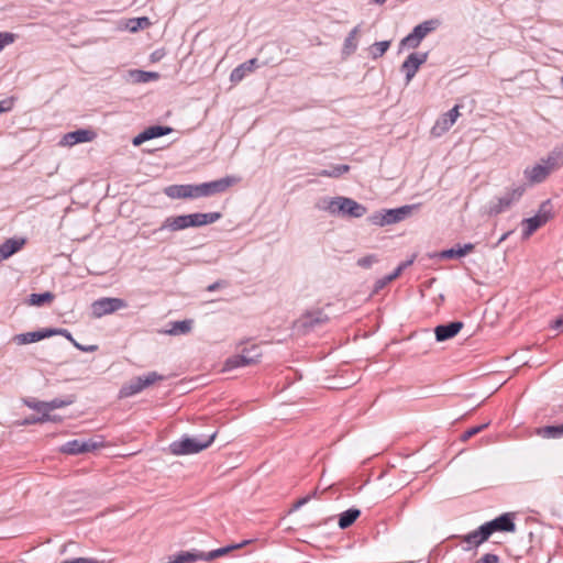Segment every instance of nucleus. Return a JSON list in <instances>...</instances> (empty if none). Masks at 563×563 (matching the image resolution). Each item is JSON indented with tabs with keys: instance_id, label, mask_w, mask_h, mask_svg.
I'll return each mask as SVG.
<instances>
[{
	"instance_id": "nucleus-29",
	"label": "nucleus",
	"mask_w": 563,
	"mask_h": 563,
	"mask_svg": "<svg viewBox=\"0 0 563 563\" xmlns=\"http://www.w3.org/2000/svg\"><path fill=\"white\" fill-rule=\"evenodd\" d=\"M537 433L547 439H559L563 437V423L558 426H545L539 428Z\"/></svg>"
},
{
	"instance_id": "nucleus-21",
	"label": "nucleus",
	"mask_w": 563,
	"mask_h": 563,
	"mask_svg": "<svg viewBox=\"0 0 563 563\" xmlns=\"http://www.w3.org/2000/svg\"><path fill=\"white\" fill-rule=\"evenodd\" d=\"M187 228H189L187 214L168 217L164 220V222L162 223V225L158 229L153 231V233H156V232L163 231V230H169V231L175 232V231L185 230Z\"/></svg>"
},
{
	"instance_id": "nucleus-64",
	"label": "nucleus",
	"mask_w": 563,
	"mask_h": 563,
	"mask_svg": "<svg viewBox=\"0 0 563 563\" xmlns=\"http://www.w3.org/2000/svg\"><path fill=\"white\" fill-rule=\"evenodd\" d=\"M374 2L378 3V4H382L384 3L386 0H373Z\"/></svg>"
},
{
	"instance_id": "nucleus-30",
	"label": "nucleus",
	"mask_w": 563,
	"mask_h": 563,
	"mask_svg": "<svg viewBox=\"0 0 563 563\" xmlns=\"http://www.w3.org/2000/svg\"><path fill=\"white\" fill-rule=\"evenodd\" d=\"M142 391L137 377L132 378L129 383L124 384L120 391V398L131 397Z\"/></svg>"
},
{
	"instance_id": "nucleus-51",
	"label": "nucleus",
	"mask_w": 563,
	"mask_h": 563,
	"mask_svg": "<svg viewBox=\"0 0 563 563\" xmlns=\"http://www.w3.org/2000/svg\"><path fill=\"white\" fill-rule=\"evenodd\" d=\"M314 495H316V492H313L311 495H307V496H305V497H302V498L298 499V500L294 504V506H292V508H291V509H292V510H297V509H299L300 507H302L303 505H306V504H307V503L312 498V496H314Z\"/></svg>"
},
{
	"instance_id": "nucleus-15",
	"label": "nucleus",
	"mask_w": 563,
	"mask_h": 563,
	"mask_svg": "<svg viewBox=\"0 0 563 563\" xmlns=\"http://www.w3.org/2000/svg\"><path fill=\"white\" fill-rule=\"evenodd\" d=\"M96 137V132L89 129H78L66 133L62 141V145L73 146L78 143L91 142Z\"/></svg>"
},
{
	"instance_id": "nucleus-19",
	"label": "nucleus",
	"mask_w": 563,
	"mask_h": 563,
	"mask_svg": "<svg viewBox=\"0 0 563 563\" xmlns=\"http://www.w3.org/2000/svg\"><path fill=\"white\" fill-rule=\"evenodd\" d=\"M53 333L54 332L49 329H42L38 331H32V332L16 334V335H14L13 341L19 345H23V344L34 343V342L41 341L43 339H46V338H51V336H53Z\"/></svg>"
},
{
	"instance_id": "nucleus-53",
	"label": "nucleus",
	"mask_w": 563,
	"mask_h": 563,
	"mask_svg": "<svg viewBox=\"0 0 563 563\" xmlns=\"http://www.w3.org/2000/svg\"><path fill=\"white\" fill-rule=\"evenodd\" d=\"M146 141H148V137L146 136V132L144 130L133 139L132 143L134 146H139Z\"/></svg>"
},
{
	"instance_id": "nucleus-44",
	"label": "nucleus",
	"mask_w": 563,
	"mask_h": 563,
	"mask_svg": "<svg viewBox=\"0 0 563 563\" xmlns=\"http://www.w3.org/2000/svg\"><path fill=\"white\" fill-rule=\"evenodd\" d=\"M378 258L375 254H369L357 260V265L363 268H369L374 263H377Z\"/></svg>"
},
{
	"instance_id": "nucleus-22",
	"label": "nucleus",
	"mask_w": 563,
	"mask_h": 563,
	"mask_svg": "<svg viewBox=\"0 0 563 563\" xmlns=\"http://www.w3.org/2000/svg\"><path fill=\"white\" fill-rule=\"evenodd\" d=\"M257 63V58H251L240 64L231 71L230 80L234 84L242 81L249 73H252L256 67H258Z\"/></svg>"
},
{
	"instance_id": "nucleus-38",
	"label": "nucleus",
	"mask_w": 563,
	"mask_h": 563,
	"mask_svg": "<svg viewBox=\"0 0 563 563\" xmlns=\"http://www.w3.org/2000/svg\"><path fill=\"white\" fill-rule=\"evenodd\" d=\"M389 46H390V41H380V42L374 43L369 47V54H371L372 58L377 59V58L382 57L387 52Z\"/></svg>"
},
{
	"instance_id": "nucleus-9",
	"label": "nucleus",
	"mask_w": 563,
	"mask_h": 563,
	"mask_svg": "<svg viewBox=\"0 0 563 563\" xmlns=\"http://www.w3.org/2000/svg\"><path fill=\"white\" fill-rule=\"evenodd\" d=\"M262 353L257 345L244 349L241 354L233 355L225 361V368L233 369L242 366H249L258 362Z\"/></svg>"
},
{
	"instance_id": "nucleus-46",
	"label": "nucleus",
	"mask_w": 563,
	"mask_h": 563,
	"mask_svg": "<svg viewBox=\"0 0 563 563\" xmlns=\"http://www.w3.org/2000/svg\"><path fill=\"white\" fill-rule=\"evenodd\" d=\"M197 558H198V561L211 562V561L218 559L217 550H212L209 552H202V551L197 550Z\"/></svg>"
},
{
	"instance_id": "nucleus-61",
	"label": "nucleus",
	"mask_w": 563,
	"mask_h": 563,
	"mask_svg": "<svg viewBox=\"0 0 563 563\" xmlns=\"http://www.w3.org/2000/svg\"><path fill=\"white\" fill-rule=\"evenodd\" d=\"M413 263V260H409V261H406V262H402L398 265V267H402V271L405 268H407L409 265H411Z\"/></svg>"
},
{
	"instance_id": "nucleus-35",
	"label": "nucleus",
	"mask_w": 563,
	"mask_h": 563,
	"mask_svg": "<svg viewBox=\"0 0 563 563\" xmlns=\"http://www.w3.org/2000/svg\"><path fill=\"white\" fill-rule=\"evenodd\" d=\"M75 401H76L75 395H67L64 398H54L51 401H46V408H48L52 411V410H55L58 408H64V407L70 406Z\"/></svg>"
},
{
	"instance_id": "nucleus-10",
	"label": "nucleus",
	"mask_w": 563,
	"mask_h": 563,
	"mask_svg": "<svg viewBox=\"0 0 563 563\" xmlns=\"http://www.w3.org/2000/svg\"><path fill=\"white\" fill-rule=\"evenodd\" d=\"M101 445V441H95L93 439H75L63 444L59 451L65 454L77 455L80 453L92 452L93 450L98 449Z\"/></svg>"
},
{
	"instance_id": "nucleus-58",
	"label": "nucleus",
	"mask_w": 563,
	"mask_h": 563,
	"mask_svg": "<svg viewBox=\"0 0 563 563\" xmlns=\"http://www.w3.org/2000/svg\"><path fill=\"white\" fill-rule=\"evenodd\" d=\"M551 327L554 330H563V313L553 321Z\"/></svg>"
},
{
	"instance_id": "nucleus-13",
	"label": "nucleus",
	"mask_w": 563,
	"mask_h": 563,
	"mask_svg": "<svg viewBox=\"0 0 563 563\" xmlns=\"http://www.w3.org/2000/svg\"><path fill=\"white\" fill-rule=\"evenodd\" d=\"M428 59V53H411L402 63L401 71L406 75V81L409 82L418 71L419 67Z\"/></svg>"
},
{
	"instance_id": "nucleus-11",
	"label": "nucleus",
	"mask_w": 563,
	"mask_h": 563,
	"mask_svg": "<svg viewBox=\"0 0 563 563\" xmlns=\"http://www.w3.org/2000/svg\"><path fill=\"white\" fill-rule=\"evenodd\" d=\"M489 537L494 532H515L516 525L514 521V514L506 512L497 518L483 523Z\"/></svg>"
},
{
	"instance_id": "nucleus-24",
	"label": "nucleus",
	"mask_w": 563,
	"mask_h": 563,
	"mask_svg": "<svg viewBox=\"0 0 563 563\" xmlns=\"http://www.w3.org/2000/svg\"><path fill=\"white\" fill-rule=\"evenodd\" d=\"M24 243V239H8L0 244V262L9 258L11 255L20 251Z\"/></svg>"
},
{
	"instance_id": "nucleus-52",
	"label": "nucleus",
	"mask_w": 563,
	"mask_h": 563,
	"mask_svg": "<svg viewBox=\"0 0 563 563\" xmlns=\"http://www.w3.org/2000/svg\"><path fill=\"white\" fill-rule=\"evenodd\" d=\"M63 563H102V561H99L97 559L77 558L74 560L65 561Z\"/></svg>"
},
{
	"instance_id": "nucleus-33",
	"label": "nucleus",
	"mask_w": 563,
	"mask_h": 563,
	"mask_svg": "<svg viewBox=\"0 0 563 563\" xmlns=\"http://www.w3.org/2000/svg\"><path fill=\"white\" fill-rule=\"evenodd\" d=\"M198 561L197 550L192 551H181L176 555L169 558L166 563H194Z\"/></svg>"
},
{
	"instance_id": "nucleus-17",
	"label": "nucleus",
	"mask_w": 563,
	"mask_h": 563,
	"mask_svg": "<svg viewBox=\"0 0 563 563\" xmlns=\"http://www.w3.org/2000/svg\"><path fill=\"white\" fill-rule=\"evenodd\" d=\"M540 163L548 170L549 175L563 166V150L554 147L547 157L541 158Z\"/></svg>"
},
{
	"instance_id": "nucleus-12",
	"label": "nucleus",
	"mask_w": 563,
	"mask_h": 563,
	"mask_svg": "<svg viewBox=\"0 0 563 563\" xmlns=\"http://www.w3.org/2000/svg\"><path fill=\"white\" fill-rule=\"evenodd\" d=\"M462 543H465L463 550L468 552L477 549L481 544L486 542L490 537L484 526H479L476 530L471 531L465 536L457 537Z\"/></svg>"
},
{
	"instance_id": "nucleus-1",
	"label": "nucleus",
	"mask_w": 563,
	"mask_h": 563,
	"mask_svg": "<svg viewBox=\"0 0 563 563\" xmlns=\"http://www.w3.org/2000/svg\"><path fill=\"white\" fill-rule=\"evenodd\" d=\"M417 208V205H406L395 209H382L371 214L367 220L374 225L385 227L404 221L409 218Z\"/></svg>"
},
{
	"instance_id": "nucleus-32",
	"label": "nucleus",
	"mask_w": 563,
	"mask_h": 563,
	"mask_svg": "<svg viewBox=\"0 0 563 563\" xmlns=\"http://www.w3.org/2000/svg\"><path fill=\"white\" fill-rule=\"evenodd\" d=\"M192 320L186 319L181 321H175L172 323V328L167 331L170 335L187 334L191 331Z\"/></svg>"
},
{
	"instance_id": "nucleus-18",
	"label": "nucleus",
	"mask_w": 563,
	"mask_h": 563,
	"mask_svg": "<svg viewBox=\"0 0 563 563\" xmlns=\"http://www.w3.org/2000/svg\"><path fill=\"white\" fill-rule=\"evenodd\" d=\"M164 192L172 199L196 198L195 185H170L164 189Z\"/></svg>"
},
{
	"instance_id": "nucleus-41",
	"label": "nucleus",
	"mask_w": 563,
	"mask_h": 563,
	"mask_svg": "<svg viewBox=\"0 0 563 563\" xmlns=\"http://www.w3.org/2000/svg\"><path fill=\"white\" fill-rule=\"evenodd\" d=\"M438 256L441 260H451V258H460L463 257V254L460 249V244H457L455 247H451L448 250L441 251Z\"/></svg>"
},
{
	"instance_id": "nucleus-39",
	"label": "nucleus",
	"mask_w": 563,
	"mask_h": 563,
	"mask_svg": "<svg viewBox=\"0 0 563 563\" xmlns=\"http://www.w3.org/2000/svg\"><path fill=\"white\" fill-rule=\"evenodd\" d=\"M137 379L140 382V386L143 389H145L146 387L153 385L154 383L158 382V380H163L164 379V376L159 375L158 373L156 372H150L143 376H137Z\"/></svg>"
},
{
	"instance_id": "nucleus-42",
	"label": "nucleus",
	"mask_w": 563,
	"mask_h": 563,
	"mask_svg": "<svg viewBox=\"0 0 563 563\" xmlns=\"http://www.w3.org/2000/svg\"><path fill=\"white\" fill-rule=\"evenodd\" d=\"M488 426H489V422L481 424V426H476V427H473V428H470L468 430L464 431L461 434V438H460L461 441L462 442H466L472 437H474V435L478 434L479 432H482L483 430H485Z\"/></svg>"
},
{
	"instance_id": "nucleus-49",
	"label": "nucleus",
	"mask_w": 563,
	"mask_h": 563,
	"mask_svg": "<svg viewBox=\"0 0 563 563\" xmlns=\"http://www.w3.org/2000/svg\"><path fill=\"white\" fill-rule=\"evenodd\" d=\"M13 107V99L8 98L0 101V114L8 112Z\"/></svg>"
},
{
	"instance_id": "nucleus-5",
	"label": "nucleus",
	"mask_w": 563,
	"mask_h": 563,
	"mask_svg": "<svg viewBox=\"0 0 563 563\" xmlns=\"http://www.w3.org/2000/svg\"><path fill=\"white\" fill-rule=\"evenodd\" d=\"M440 25V21L437 19H431L423 21L422 23L416 25L411 33L405 36L400 43V49L404 47L408 48H417L421 41L431 32H433Z\"/></svg>"
},
{
	"instance_id": "nucleus-26",
	"label": "nucleus",
	"mask_w": 563,
	"mask_h": 563,
	"mask_svg": "<svg viewBox=\"0 0 563 563\" xmlns=\"http://www.w3.org/2000/svg\"><path fill=\"white\" fill-rule=\"evenodd\" d=\"M361 32L360 25L353 27L344 40L342 54L350 56L355 53L357 48V36Z\"/></svg>"
},
{
	"instance_id": "nucleus-57",
	"label": "nucleus",
	"mask_w": 563,
	"mask_h": 563,
	"mask_svg": "<svg viewBox=\"0 0 563 563\" xmlns=\"http://www.w3.org/2000/svg\"><path fill=\"white\" fill-rule=\"evenodd\" d=\"M460 249H461V252H462L463 256H465L466 254H468V253L474 251L475 245L473 243H466L464 245L460 244Z\"/></svg>"
},
{
	"instance_id": "nucleus-16",
	"label": "nucleus",
	"mask_w": 563,
	"mask_h": 563,
	"mask_svg": "<svg viewBox=\"0 0 563 563\" xmlns=\"http://www.w3.org/2000/svg\"><path fill=\"white\" fill-rule=\"evenodd\" d=\"M464 327L462 321H452L444 324H439L434 329L435 340L443 342L454 338Z\"/></svg>"
},
{
	"instance_id": "nucleus-34",
	"label": "nucleus",
	"mask_w": 563,
	"mask_h": 563,
	"mask_svg": "<svg viewBox=\"0 0 563 563\" xmlns=\"http://www.w3.org/2000/svg\"><path fill=\"white\" fill-rule=\"evenodd\" d=\"M54 333L53 335H63L67 340H69L78 350L84 352H92L97 350V345H89V347H81V344H79L71 335V333L67 329H53L49 328Z\"/></svg>"
},
{
	"instance_id": "nucleus-56",
	"label": "nucleus",
	"mask_w": 563,
	"mask_h": 563,
	"mask_svg": "<svg viewBox=\"0 0 563 563\" xmlns=\"http://www.w3.org/2000/svg\"><path fill=\"white\" fill-rule=\"evenodd\" d=\"M224 286H227V282L225 280H217L213 284L209 285L207 287V290L211 292V291H216L219 288L224 287Z\"/></svg>"
},
{
	"instance_id": "nucleus-50",
	"label": "nucleus",
	"mask_w": 563,
	"mask_h": 563,
	"mask_svg": "<svg viewBox=\"0 0 563 563\" xmlns=\"http://www.w3.org/2000/svg\"><path fill=\"white\" fill-rule=\"evenodd\" d=\"M389 283H391L390 280H387L386 279V276L383 277V278H379L375 282L374 284V289H373V292L374 294H377L383 288H385Z\"/></svg>"
},
{
	"instance_id": "nucleus-48",
	"label": "nucleus",
	"mask_w": 563,
	"mask_h": 563,
	"mask_svg": "<svg viewBox=\"0 0 563 563\" xmlns=\"http://www.w3.org/2000/svg\"><path fill=\"white\" fill-rule=\"evenodd\" d=\"M476 563H499V556L494 553H486Z\"/></svg>"
},
{
	"instance_id": "nucleus-36",
	"label": "nucleus",
	"mask_w": 563,
	"mask_h": 563,
	"mask_svg": "<svg viewBox=\"0 0 563 563\" xmlns=\"http://www.w3.org/2000/svg\"><path fill=\"white\" fill-rule=\"evenodd\" d=\"M131 77L135 82H148L151 80H156L159 78L158 73L154 71H145V70H133L131 71Z\"/></svg>"
},
{
	"instance_id": "nucleus-40",
	"label": "nucleus",
	"mask_w": 563,
	"mask_h": 563,
	"mask_svg": "<svg viewBox=\"0 0 563 563\" xmlns=\"http://www.w3.org/2000/svg\"><path fill=\"white\" fill-rule=\"evenodd\" d=\"M151 22L147 16H141L131 19L128 23V29L131 32H137L140 29H144L150 26Z\"/></svg>"
},
{
	"instance_id": "nucleus-2",
	"label": "nucleus",
	"mask_w": 563,
	"mask_h": 563,
	"mask_svg": "<svg viewBox=\"0 0 563 563\" xmlns=\"http://www.w3.org/2000/svg\"><path fill=\"white\" fill-rule=\"evenodd\" d=\"M325 210L332 214H341L350 218L363 217L367 209L362 203L353 200L352 198L338 196L331 198L325 207Z\"/></svg>"
},
{
	"instance_id": "nucleus-63",
	"label": "nucleus",
	"mask_w": 563,
	"mask_h": 563,
	"mask_svg": "<svg viewBox=\"0 0 563 563\" xmlns=\"http://www.w3.org/2000/svg\"><path fill=\"white\" fill-rule=\"evenodd\" d=\"M152 58H153V60H157V59L159 58V56H158V52H154V53L152 54Z\"/></svg>"
},
{
	"instance_id": "nucleus-45",
	"label": "nucleus",
	"mask_w": 563,
	"mask_h": 563,
	"mask_svg": "<svg viewBox=\"0 0 563 563\" xmlns=\"http://www.w3.org/2000/svg\"><path fill=\"white\" fill-rule=\"evenodd\" d=\"M15 35L10 32H0V52L9 44L13 43Z\"/></svg>"
},
{
	"instance_id": "nucleus-25",
	"label": "nucleus",
	"mask_w": 563,
	"mask_h": 563,
	"mask_svg": "<svg viewBox=\"0 0 563 563\" xmlns=\"http://www.w3.org/2000/svg\"><path fill=\"white\" fill-rule=\"evenodd\" d=\"M328 321H329V317L322 310L307 312L302 317V325L306 328H311V329H313L320 324H323Z\"/></svg>"
},
{
	"instance_id": "nucleus-59",
	"label": "nucleus",
	"mask_w": 563,
	"mask_h": 563,
	"mask_svg": "<svg viewBox=\"0 0 563 563\" xmlns=\"http://www.w3.org/2000/svg\"><path fill=\"white\" fill-rule=\"evenodd\" d=\"M402 273V267H397L391 274L386 276L387 280L393 282Z\"/></svg>"
},
{
	"instance_id": "nucleus-55",
	"label": "nucleus",
	"mask_w": 563,
	"mask_h": 563,
	"mask_svg": "<svg viewBox=\"0 0 563 563\" xmlns=\"http://www.w3.org/2000/svg\"><path fill=\"white\" fill-rule=\"evenodd\" d=\"M37 416L31 415L23 419V421L20 423L21 426H32V424H38Z\"/></svg>"
},
{
	"instance_id": "nucleus-6",
	"label": "nucleus",
	"mask_w": 563,
	"mask_h": 563,
	"mask_svg": "<svg viewBox=\"0 0 563 563\" xmlns=\"http://www.w3.org/2000/svg\"><path fill=\"white\" fill-rule=\"evenodd\" d=\"M526 190L527 186L525 184L518 185L508 190L504 196L496 198L495 201H490L488 214L497 216L508 210L514 203L520 200Z\"/></svg>"
},
{
	"instance_id": "nucleus-23",
	"label": "nucleus",
	"mask_w": 563,
	"mask_h": 563,
	"mask_svg": "<svg viewBox=\"0 0 563 563\" xmlns=\"http://www.w3.org/2000/svg\"><path fill=\"white\" fill-rule=\"evenodd\" d=\"M523 175L530 185L543 183L550 176L540 162L531 167H527L523 170Z\"/></svg>"
},
{
	"instance_id": "nucleus-27",
	"label": "nucleus",
	"mask_w": 563,
	"mask_h": 563,
	"mask_svg": "<svg viewBox=\"0 0 563 563\" xmlns=\"http://www.w3.org/2000/svg\"><path fill=\"white\" fill-rule=\"evenodd\" d=\"M360 516H361V510L357 508H350V509L343 511L339 516V521H338L340 529L344 530V529L350 528L357 520V518Z\"/></svg>"
},
{
	"instance_id": "nucleus-3",
	"label": "nucleus",
	"mask_w": 563,
	"mask_h": 563,
	"mask_svg": "<svg viewBox=\"0 0 563 563\" xmlns=\"http://www.w3.org/2000/svg\"><path fill=\"white\" fill-rule=\"evenodd\" d=\"M217 433L209 435L206 440L198 438L184 437L180 440L174 441L169 444V452L173 455H189L199 453L209 448L216 439Z\"/></svg>"
},
{
	"instance_id": "nucleus-4",
	"label": "nucleus",
	"mask_w": 563,
	"mask_h": 563,
	"mask_svg": "<svg viewBox=\"0 0 563 563\" xmlns=\"http://www.w3.org/2000/svg\"><path fill=\"white\" fill-rule=\"evenodd\" d=\"M553 218V206L550 199L543 201L538 212L528 219H525L522 221V224L525 225L522 236L525 239L529 238L539 228L544 225L550 219Z\"/></svg>"
},
{
	"instance_id": "nucleus-28",
	"label": "nucleus",
	"mask_w": 563,
	"mask_h": 563,
	"mask_svg": "<svg viewBox=\"0 0 563 563\" xmlns=\"http://www.w3.org/2000/svg\"><path fill=\"white\" fill-rule=\"evenodd\" d=\"M351 167L346 164L334 165L331 169H321L313 175L319 177L339 178L343 174L350 172Z\"/></svg>"
},
{
	"instance_id": "nucleus-62",
	"label": "nucleus",
	"mask_w": 563,
	"mask_h": 563,
	"mask_svg": "<svg viewBox=\"0 0 563 563\" xmlns=\"http://www.w3.org/2000/svg\"><path fill=\"white\" fill-rule=\"evenodd\" d=\"M511 234V231L504 233L500 239L498 240V244L504 242L509 235Z\"/></svg>"
},
{
	"instance_id": "nucleus-31",
	"label": "nucleus",
	"mask_w": 563,
	"mask_h": 563,
	"mask_svg": "<svg viewBox=\"0 0 563 563\" xmlns=\"http://www.w3.org/2000/svg\"><path fill=\"white\" fill-rule=\"evenodd\" d=\"M55 298V295L51 291H45L41 294H31L27 298V303L30 306H43L45 303H51Z\"/></svg>"
},
{
	"instance_id": "nucleus-37",
	"label": "nucleus",
	"mask_w": 563,
	"mask_h": 563,
	"mask_svg": "<svg viewBox=\"0 0 563 563\" xmlns=\"http://www.w3.org/2000/svg\"><path fill=\"white\" fill-rule=\"evenodd\" d=\"M146 136L148 137V141L152 139L161 137L164 135H167L173 132V129L170 126H164V125H153L147 129H145Z\"/></svg>"
},
{
	"instance_id": "nucleus-20",
	"label": "nucleus",
	"mask_w": 563,
	"mask_h": 563,
	"mask_svg": "<svg viewBox=\"0 0 563 563\" xmlns=\"http://www.w3.org/2000/svg\"><path fill=\"white\" fill-rule=\"evenodd\" d=\"M222 214L220 212H208V213H191L187 214L189 228L195 227H203L207 224H211L221 219Z\"/></svg>"
},
{
	"instance_id": "nucleus-7",
	"label": "nucleus",
	"mask_w": 563,
	"mask_h": 563,
	"mask_svg": "<svg viewBox=\"0 0 563 563\" xmlns=\"http://www.w3.org/2000/svg\"><path fill=\"white\" fill-rule=\"evenodd\" d=\"M236 181L238 178L233 176H225L220 179L195 185L196 198L210 197L217 194H222L227 191L231 186H233Z\"/></svg>"
},
{
	"instance_id": "nucleus-47",
	"label": "nucleus",
	"mask_w": 563,
	"mask_h": 563,
	"mask_svg": "<svg viewBox=\"0 0 563 563\" xmlns=\"http://www.w3.org/2000/svg\"><path fill=\"white\" fill-rule=\"evenodd\" d=\"M24 404L29 408H31L37 412H40L46 408V401H40V400H35V399H26V400H24Z\"/></svg>"
},
{
	"instance_id": "nucleus-54",
	"label": "nucleus",
	"mask_w": 563,
	"mask_h": 563,
	"mask_svg": "<svg viewBox=\"0 0 563 563\" xmlns=\"http://www.w3.org/2000/svg\"><path fill=\"white\" fill-rule=\"evenodd\" d=\"M40 413H41V416H37L40 423L49 422L51 410L48 408L43 409L42 411H40Z\"/></svg>"
},
{
	"instance_id": "nucleus-14",
	"label": "nucleus",
	"mask_w": 563,
	"mask_h": 563,
	"mask_svg": "<svg viewBox=\"0 0 563 563\" xmlns=\"http://www.w3.org/2000/svg\"><path fill=\"white\" fill-rule=\"evenodd\" d=\"M459 117V106L453 107L446 113H444L432 126L431 134L433 136H441L445 133L456 121Z\"/></svg>"
},
{
	"instance_id": "nucleus-60",
	"label": "nucleus",
	"mask_w": 563,
	"mask_h": 563,
	"mask_svg": "<svg viewBox=\"0 0 563 563\" xmlns=\"http://www.w3.org/2000/svg\"><path fill=\"white\" fill-rule=\"evenodd\" d=\"M63 421V418L59 416V415H51V420L49 422H62Z\"/></svg>"
},
{
	"instance_id": "nucleus-8",
	"label": "nucleus",
	"mask_w": 563,
	"mask_h": 563,
	"mask_svg": "<svg viewBox=\"0 0 563 563\" xmlns=\"http://www.w3.org/2000/svg\"><path fill=\"white\" fill-rule=\"evenodd\" d=\"M126 307L128 302L124 299L103 297L91 303V312L95 318H101Z\"/></svg>"
},
{
	"instance_id": "nucleus-43",
	"label": "nucleus",
	"mask_w": 563,
	"mask_h": 563,
	"mask_svg": "<svg viewBox=\"0 0 563 563\" xmlns=\"http://www.w3.org/2000/svg\"><path fill=\"white\" fill-rule=\"evenodd\" d=\"M251 541L249 540H245L241 543H233V544H229L227 547H223V548H219V549H216L217 550V554H218V558L220 556H223L230 552H232L233 550H238V549H241L243 548L245 544L250 543Z\"/></svg>"
}]
</instances>
